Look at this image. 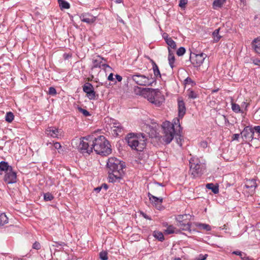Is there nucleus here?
I'll return each instance as SVG.
<instances>
[{"mask_svg":"<svg viewBox=\"0 0 260 260\" xmlns=\"http://www.w3.org/2000/svg\"><path fill=\"white\" fill-rule=\"evenodd\" d=\"M161 127L163 131L162 140L166 144L172 141L175 135H180L181 130L178 119H174L173 123L166 121L162 123Z\"/></svg>","mask_w":260,"mask_h":260,"instance_id":"f257e3e1","label":"nucleus"},{"mask_svg":"<svg viewBox=\"0 0 260 260\" xmlns=\"http://www.w3.org/2000/svg\"><path fill=\"white\" fill-rule=\"evenodd\" d=\"M125 140L128 145L133 150L137 151H142L146 146V138L144 134L137 135L134 133H129L126 136Z\"/></svg>","mask_w":260,"mask_h":260,"instance_id":"f03ea898","label":"nucleus"},{"mask_svg":"<svg viewBox=\"0 0 260 260\" xmlns=\"http://www.w3.org/2000/svg\"><path fill=\"white\" fill-rule=\"evenodd\" d=\"M92 146L97 154L106 156L111 153L109 143L104 136H100L97 138H94Z\"/></svg>","mask_w":260,"mask_h":260,"instance_id":"7ed1b4c3","label":"nucleus"},{"mask_svg":"<svg viewBox=\"0 0 260 260\" xmlns=\"http://www.w3.org/2000/svg\"><path fill=\"white\" fill-rule=\"evenodd\" d=\"M130 81L134 82L136 84L142 86H150L155 82V79L151 75H145L140 73H135L128 77Z\"/></svg>","mask_w":260,"mask_h":260,"instance_id":"20e7f679","label":"nucleus"},{"mask_svg":"<svg viewBox=\"0 0 260 260\" xmlns=\"http://www.w3.org/2000/svg\"><path fill=\"white\" fill-rule=\"evenodd\" d=\"M108 169V180L110 182H114L121 178L124 174L122 164H107Z\"/></svg>","mask_w":260,"mask_h":260,"instance_id":"39448f33","label":"nucleus"},{"mask_svg":"<svg viewBox=\"0 0 260 260\" xmlns=\"http://www.w3.org/2000/svg\"><path fill=\"white\" fill-rule=\"evenodd\" d=\"M0 170L4 172L6 174L4 177V180L6 183L10 184L16 182V173L13 170L12 167L10 166L8 164H0Z\"/></svg>","mask_w":260,"mask_h":260,"instance_id":"423d86ee","label":"nucleus"},{"mask_svg":"<svg viewBox=\"0 0 260 260\" xmlns=\"http://www.w3.org/2000/svg\"><path fill=\"white\" fill-rule=\"evenodd\" d=\"M148 100L156 106H160L165 101V98L158 89H153L147 95Z\"/></svg>","mask_w":260,"mask_h":260,"instance_id":"0eeeda50","label":"nucleus"},{"mask_svg":"<svg viewBox=\"0 0 260 260\" xmlns=\"http://www.w3.org/2000/svg\"><path fill=\"white\" fill-rule=\"evenodd\" d=\"M105 121L110 128L111 133L114 137L120 136L122 134L123 127L117 120L107 118Z\"/></svg>","mask_w":260,"mask_h":260,"instance_id":"6e6552de","label":"nucleus"},{"mask_svg":"<svg viewBox=\"0 0 260 260\" xmlns=\"http://www.w3.org/2000/svg\"><path fill=\"white\" fill-rule=\"evenodd\" d=\"M257 186L256 180L254 179H247L245 181V188L243 190L244 192L247 196H251L254 192L255 188Z\"/></svg>","mask_w":260,"mask_h":260,"instance_id":"1a4fd4ad","label":"nucleus"},{"mask_svg":"<svg viewBox=\"0 0 260 260\" xmlns=\"http://www.w3.org/2000/svg\"><path fill=\"white\" fill-rule=\"evenodd\" d=\"M90 138H83L82 140H80V144L78 146V148L82 153H86L90 154L92 152V146L91 144V146L89 145L88 139Z\"/></svg>","mask_w":260,"mask_h":260,"instance_id":"9d476101","label":"nucleus"},{"mask_svg":"<svg viewBox=\"0 0 260 260\" xmlns=\"http://www.w3.org/2000/svg\"><path fill=\"white\" fill-rule=\"evenodd\" d=\"M189 174L193 178H197L201 176L204 171V168L200 164H190Z\"/></svg>","mask_w":260,"mask_h":260,"instance_id":"9b49d317","label":"nucleus"},{"mask_svg":"<svg viewBox=\"0 0 260 260\" xmlns=\"http://www.w3.org/2000/svg\"><path fill=\"white\" fill-rule=\"evenodd\" d=\"M46 135L53 138H60L63 136V131L55 127H48L45 131Z\"/></svg>","mask_w":260,"mask_h":260,"instance_id":"f8f14e48","label":"nucleus"},{"mask_svg":"<svg viewBox=\"0 0 260 260\" xmlns=\"http://www.w3.org/2000/svg\"><path fill=\"white\" fill-rule=\"evenodd\" d=\"M206 57V55L204 53L193 54L190 56L191 62L194 67L198 68L203 64Z\"/></svg>","mask_w":260,"mask_h":260,"instance_id":"ddd939ff","label":"nucleus"},{"mask_svg":"<svg viewBox=\"0 0 260 260\" xmlns=\"http://www.w3.org/2000/svg\"><path fill=\"white\" fill-rule=\"evenodd\" d=\"M83 91L86 93V95L90 100H94L95 98V92L94 91L92 85L88 82L84 84L83 86Z\"/></svg>","mask_w":260,"mask_h":260,"instance_id":"4468645a","label":"nucleus"},{"mask_svg":"<svg viewBox=\"0 0 260 260\" xmlns=\"http://www.w3.org/2000/svg\"><path fill=\"white\" fill-rule=\"evenodd\" d=\"M157 126V125L156 124H154L152 126L146 124L144 126L143 129L147 134H148L150 137L156 138L158 137L159 135L156 128Z\"/></svg>","mask_w":260,"mask_h":260,"instance_id":"2eb2a0df","label":"nucleus"},{"mask_svg":"<svg viewBox=\"0 0 260 260\" xmlns=\"http://www.w3.org/2000/svg\"><path fill=\"white\" fill-rule=\"evenodd\" d=\"M245 141H251L253 138L254 131L252 126H246L241 133Z\"/></svg>","mask_w":260,"mask_h":260,"instance_id":"dca6fc26","label":"nucleus"},{"mask_svg":"<svg viewBox=\"0 0 260 260\" xmlns=\"http://www.w3.org/2000/svg\"><path fill=\"white\" fill-rule=\"evenodd\" d=\"M104 58L100 56H97L92 60V69L94 68H101L106 69L107 68H110V66L106 63H103Z\"/></svg>","mask_w":260,"mask_h":260,"instance_id":"f3484780","label":"nucleus"},{"mask_svg":"<svg viewBox=\"0 0 260 260\" xmlns=\"http://www.w3.org/2000/svg\"><path fill=\"white\" fill-rule=\"evenodd\" d=\"M148 197L151 202L153 204L155 208L158 210H161L162 208L161 205L163 199L162 198H157L150 193L148 194Z\"/></svg>","mask_w":260,"mask_h":260,"instance_id":"a211bd4d","label":"nucleus"},{"mask_svg":"<svg viewBox=\"0 0 260 260\" xmlns=\"http://www.w3.org/2000/svg\"><path fill=\"white\" fill-rule=\"evenodd\" d=\"M80 18L82 22H85L89 24H91L94 23L96 19V17H94L88 13L81 14Z\"/></svg>","mask_w":260,"mask_h":260,"instance_id":"6ab92c4d","label":"nucleus"},{"mask_svg":"<svg viewBox=\"0 0 260 260\" xmlns=\"http://www.w3.org/2000/svg\"><path fill=\"white\" fill-rule=\"evenodd\" d=\"M183 217V215H179L177 217V220L178 221L177 225L182 231H189L190 228V224L188 223H184L181 220Z\"/></svg>","mask_w":260,"mask_h":260,"instance_id":"aec40b11","label":"nucleus"},{"mask_svg":"<svg viewBox=\"0 0 260 260\" xmlns=\"http://www.w3.org/2000/svg\"><path fill=\"white\" fill-rule=\"evenodd\" d=\"M178 115L179 117L182 118L186 112L185 104L182 100L178 101Z\"/></svg>","mask_w":260,"mask_h":260,"instance_id":"412c9836","label":"nucleus"},{"mask_svg":"<svg viewBox=\"0 0 260 260\" xmlns=\"http://www.w3.org/2000/svg\"><path fill=\"white\" fill-rule=\"evenodd\" d=\"M252 46L255 52L260 54V37L255 39L252 42Z\"/></svg>","mask_w":260,"mask_h":260,"instance_id":"4be33fe9","label":"nucleus"},{"mask_svg":"<svg viewBox=\"0 0 260 260\" xmlns=\"http://www.w3.org/2000/svg\"><path fill=\"white\" fill-rule=\"evenodd\" d=\"M164 39L167 45H168V49H170V48H172L175 49L176 48V44L174 41L171 38H169L167 37L165 38L164 37Z\"/></svg>","mask_w":260,"mask_h":260,"instance_id":"5701e85b","label":"nucleus"},{"mask_svg":"<svg viewBox=\"0 0 260 260\" xmlns=\"http://www.w3.org/2000/svg\"><path fill=\"white\" fill-rule=\"evenodd\" d=\"M206 187L207 188L211 189L215 194L219 192V185L217 184L208 183L206 184Z\"/></svg>","mask_w":260,"mask_h":260,"instance_id":"b1692460","label":"nucleus"},{"mask_svg":"<svg viewBox=\"0 0 260 260\" xmlns=\"http://www.w3.org/2000/svg\"><path fill=\"white\" fill-rule=\"evenodd\" d=\"M175 60V56L174 55L173 51L169 49L168 61L172 69H173L174 67Z\"/></svg>","mask_w":260,"mask_h":260,"instance_id":"393cba45","label":"nucleus"},{"mask_svg":"<svg viewBox=\"0 0 260 260\" xmlns=\"http://www.w3.org/2000/svg\"><path fill=\"white\" fill-rule=\"evenodd\" d=\"M226 0H214L213 3V8L214 9L221 8L226 2Z\"/></svg>","mask_w":260,"mask_h":260,"instance_id":"a878e982","label":"nucleus"},{"mask_svg":"<svg viewBox=\"0 0 260 260\" xmlns=\"http://www.w3.org/2000/svg\"><path fill=\"white\" fill-rule=\"evenodd\" d=\"M232 110L237 113H243L244 111L242 109H241L240 106L238 104L236 103H232Z\"/></svg>","mask_w":260,"mask_h":260,"instance_id":"bb28decb","label":"nucleus"},{"mask_svg":"<svg viewBox=\"0 0 260 260\" xmlns=\"http://www.w3.org/2000/svg\"><path fill=\"white\" fill-rule=\"evenodd\" d=\"M152 69L153 71L154 75L156 77V78H160L161 74L160 71L159 70L158 66L154 62L153 63Z\"/></svg>","mask_w":260,"mask_h":260,"instance_id":"cd10ccee","label":"nucleus"},{"mask_svg":"<svg viewBox=\"0 0 260 260\" xmlns=\"http://www.w3.org/2000/svg\"><path fill=\"white\" fill-rule=\"evenodd\" d=\"M196 226L200 230H204L206 231H209L211 230L209 225L205 223H197Z\"/></svg>","mask_w":260,"mask_h":260,"instance_id":"c85d7f7f","label":"nucleus"},{"mask_svg":"<svg viewBox=\"0 0 260 260\" xmlns=\"http://www.w3.org/2000/svg\"><path fill=\"white\" fill-rule=\"evenodd\" d=\"M8 222V218L4 213L0 214V226Z\"/></svg>","mask_w":260,"mask_h":260,"instance_id":"c756f323","label":"nucleus"},{"mask_svg":"<svg viewBox=\"0 0 260 260\" xmlns=\"http://www.w3.org/2000/svg\"><path fill=\"white\" fill-rule=\"evenodd\" d=\"M59 6L61 9H69L70 8V4L64 0H58Z\"/></svg>","mask_w":260,"mask_h":260,"instance_id":"7c9ffc66","label":"nucleus"},{"mask_svg":"<svg viewBox=\"0 0 260 260\" xmlns=\"http://www.w3.org/2000/svg\"><path fill=\"white\" fill-rule=\"evenodd\" d=\"M153 235L155 238L157 239L159 241H162L164 240L163 234L159 231H154Z\"/></svg>","mask_w":260,"mask_h":260,"instance_id":"2f4dec72","label":"nucleus"},{"mask_svg":"<svg viewBox=\"0 0 260 260\" xmlns=\"http://www.w3.org/2000/svg\"><path fill=\"white\" fill-rule=\"evenodd\" d=\"M47 145L48 146L50 145L51 146H53L55 149L58 150V152H61L62 151L61 150V146L60 144L58 142H55V143H51L50 142L49 143H47Z\"/></svg>","mask_w":260,"mask_h":260,"instance_id":"473e14b6","label":"nucleus"},{"mask_svg":"<svg viewBox=\"0 0 260 260\" xmlns=\"http://www.w3.org/2000/svg\"><path fill=\"white\" fill-rule=\"evenodd\" d=\"M178 231H175V228L172 225H169L165 230V233L167 234H171L174 233H177Z\"/></svg>","mask_w":260,"mask_h":260,"instance_id":"72a5a7b5","label":"nucleus"},{"mask_svg":"<svg viewBox=\"0 0 260 260\" xmlns=\"http://www.w3.org/2000/svg\"><path fill=\"white\" fill-rule=\"evenodd\" d=\"M14 117L13 114L11 112H9L6 115L5 120L8 122H11L13 120Z\"/></svg>","mask_w":260,"mask_h":260,"instance_id":"f704fd0d","label":"nucleus"},{"mask_svg":"<svg viewBox=\"0 0 260 260\" xmlns=\"http://www.w3.org/2000/svg\"><path fill=\"white\" fill-rule=\"evenodd\" d=\"M187 91V95L189 98L195 99L197 98L198 94L192 90L188 89Z\"/></svg>","mask_w":260,"mask_h":260,"instance_id":"c9c22d12","label":"nucleus"},{"mask_svg":"<svg viewBox=\"0 0 260 260\" xmlns=\"http://www.w3.org/2000/svg\"><path fill=\"white\" fill-rule=\"evenodd\" d=\"M219 29H217L215 30L213 32L212 35L214 38V40L215 42H218L220 39V36H219Z\"/></svg>","mask_w":260,"mask_h":260,"instance_id":"e433bc0d","label":"nucleus"},{"mask_svg":"<svg viewBox=\"0 0 260 260\" xmlns=\"http://www.w3.org/2000/svg\"><path fill=\"white\" fill-rule=\"evenodd\" d=\"M44 199L46 201H51L53 199V196L50 193L47 192L44 194Z\"/></svg>","mask_w":260,"mask_h":260,"instance_id":"4c0bfd02","label":"nucleus"},{"mask_svg":"<svg viewBox=\"0 0 260 260\" xmlns=\"http://www.w3.org/2000/svg\"><path fill=\"white\" fill-rule=\"evenodd\" d=\"M185 52V49L183 47H181L177 51V54L179 56H182Z\"/></svg>","mask_w":260,"mask_h":260,"instance_id":"58836bf2","label":"nucleus"},{"mask_svg":"<svg viewBox=\"0 0 260 260\" xmlns=\"http://www.w3.org/2000/svg\"><path fill=\"white\" fill-rule=\"evenodd\" d=\"M100 257L102 260H107L108 256L107 252L105 251H103L100 253Z\"/></svg>","mask_w":260,"mask_h":260,"instance_id":"ea45409f","label":"nucleus"},{"mask_svg":"<svg viewBox=\"0 0 260 260\" xmlns=\"http://www.w3.org/2000/svg\"><path fill=\"white\" fill-rule=\"evenodd\" d=\"M49 94L54 95L56 94V90L55 88L53 87H50L49 88Z\"/></svg>","mask_w":260,"mask_h":260,"instance_id":"a19ab883","label":"nucleus"},{"mask_svg":"<svg viewBox=\"0 0 260 260\" xmlns=\"http://www.w3.org/2000/svg\"><path fill=\"white\" fill-rule=\"evenodd\" d=\"M32 248L37 250L40 249L41 248V245L39 242H36L33 244Z\"/></svg>","mask_w":260,"mask_h":260,"instance_id":"79ce46f5","label":"nucleus"},{"mask_svg":"<svg viewBox=\"0 0 260 260\" xmlns=\"http://www.w3.org/2000/svg\"><path fill=\"white\" fill-rule=\"evenodd\" d=\"M207 256V254H200L197 258V260H205L206 259Z\"/></svg>","mask_w":260,"mask_h":260,"instance_id":"37998d69","label":"nucleus"},{"mask_svg":"<svg viewBox=\"0 0 260 260\" xmlns=\"http://www.w3.org/2000/svg\"><path fill=\"white\" fill-rule=\"evenodd\" d=\"M80 111L85 116H88L90 115L89 112L85 109L81 108Z\"/></svg>","mask_w":260,"mask_h":260,"instance_id":"c03bdc74","label":"nucleus"},{"mask_svg":"<svg viewBox=\"0 0 260 260\" xmlns=\"http://www.w3.org/2000/svg\"><path fill=\"white\" fill-rule=\"evenodd\" d=\"M186 4H187V0H180L179 2V6L180 7L183 8V7H185V6L186 5Z\"/></svg>","mask_w":260,"mask_h":260,"instance_id":"a18cd8bd","label":"nucleus"},{"mask_svg":"<svg viewBox=\"0 0 260 260\" xmlns=\"http://www.w3.org/2000/svg\"><path fill=\"white\" fill-rule=\"evenodd\" d=\"M253 63L255 66H259L260 65V59L258 58H254L252 59Z\"/></svg>","mask_w":260,"mask_h":260,"instance_id":"49530a36","label":"nucleus"},{"mask_svg":"<svg viewBox=\"0 0 260 260\" xmlns=\"http://www.w3.org/2000/svg\"><path fill=\"white\" fill-rule=\"evenodd\" d=\"M118 160L116 157H110L109 158L106 162H115L116 161H117Z\"/></svg>","mask_w":260,"mask_h":260,"instance_id":"de8ad7c7","label":"nucleus"},{"mask_svg":"<svg viewBox=\"0 0 260 260\" xmlns=\"http://www.w3.org/2000/svg\"><path fill=\"white\" fill-rule=\"evenodd\" d=\"M185 83L186 84H191V83H193V82L192 81V80H191V79L189 77H187L185 80Z\"/></svg>","mask_w":260,"mask_h":260,"instance_id":"09e8293b","label":"nucleus"},{"mask_svg":"<svg viewBox=\"0 0 260 260\" xmlns=\"http://www.w3.org/2000/svg\"><path fill=\"white\" fill-rule=\"evenodd\" d=\"M248 106V104L247 103H246V102H243L241 104L242 108H244L245 110H247Z\"/></svg>","mask_w":260,"mask_h":260,"instance_id":"8fccbe9b","label":"nucleus"},{"mask_svg":"<svg viewBox=\"0 0 260 260\" xmlns=\"http://www.w3.org/2000/svg\"><path fill=\"white\" fill-rule=\"evenodd\" d=\"M200 146L203 148H206L208 146V143L206 141H202L200 143Z\"/></svg>","mask_w":260,"mask_h":260,"instance_id":"3c124183","label":"nucleus"},{"mask_svg":"<svg viewBox=\"0 0 260 260\" xmlns=\"http://www.w3.org/2000/svg\"><path fill=\"white\" fill-rule=\"evenodd\" d=\"M240 134H235L233 136L232 140H238L239 138Z\"/></svg>","mask_w":260,"mask_h":260,"instance_id":"603ef678","label":"nucleus"},{"mask_svg":"<svg viewBox=\"0 0 260 260\" xmlns=\"http://www.w3.org/2000/svg\"><path fill=\"white\" fill-rule=\"evenodd\" d=\"M253 131H254L258 134H260V126H255L253 127Z\"/></svg>","mask_w":260,"mask_h":260,"instance_id":"864d4df0","label":"nucleus"},{"mask_svg":"<svg viewBox=\"0 0 260 260\" xmlns=\"http://www.w3.org/2000/svg\"><path fill=\"white\" fill-rule=\"evenodd\" d=\"M233 254H236V255H240V256H241V258H242V257H243L242 256V252H240V251H234V252H233Z\"/></svg>","mask_w":260,"mask_h":260,"instance_id":"5fc2aeb1","label":"nucleus"},{"mask_svg":"<svg viewBox=\"0 0 260 260\" xmlns=\"http://www.w3.org/2000/svg\"><path fill=\"white\" fill-rule=\"evenodd\" d=\"M108 80L109 81H113L114 78H113V74L112 73H111L108 77Z\"/></svg>","mask_w":260,"mask_h":260,"instance_id":"6e6d98bb","label":"nucleus"},{"mask_svg":"<svg viewBox=\"0 0 260 260\" xmlns=\"http://www.w3.org/2000/svg\"><path fill=\"white\" fill-rule=\"evenodd\" d=\"M116 79L118 80V81L120 82L121 81L122 78L121 76L119 75H116L115 76Z\"/></svg>","mask_w":260,"mask_h":260,"instance_id":"4d7b16f0","label":"nucleus"},{"mask_svg":"<svg viewBox=\"0 0 260 260\" xmlns=\"http://www.w3.org/2000/svg\"><path fill=\"white\" fill-rule=\"evenodd\" d=\"M102 189V187H98L97 188H94V191L96 192H99Z\"/></svg>","mask_w":260,"mask_h":260,"instance_id":"13d9d810","label":"nucleus"},{"mask_svg":"<svg viewBox=\"0 0 260 260\" xmlns=\"http://www.w3.org/2000/svg\"><path fill=\"white\" fill-rule=\"evenodd\" d=\"M242 259L243 260H253V259H250V258L246 257L245 256H244L243 257H242Z\"/></svg>","mask_w":260,"mask_h":260,"instance_id":"bf43d9fd","label":"nucleus"},{"mask_svg":"<svg viewBox=\"0 0 260 260\" xmlns=\"http://www.w3.org/2000/svg\"><path fill=\"white\" fill-rule=\"evenodd\" d=\"M101 187H104L106 190L108 188V185L106 184H103Z\"/></svg>","mask_w":260,"mask_h":260,"instance_id":"052dcab7","label":"nucleus"},{"mask_svg":"<svg viewBox=\"0 0 260 260\" xmlns=\"http://www.w3.org/2000/svg\"><path fill=\"white\" fill-rule=\"evenodd\" d=\"M240 1L244 5H245L246 0H240Z\"/></svg>","mask_w":260,"mask_h":260,"instance_id":"680f3d73","label":"nucleus"},{"mask_svg":"<svg viewBox=\"0 0 260 260\" xmlns=\"http://www.w3.org/2000/svg\"><path fill=\"white\" fill-rule=\"evenodd\" d=\"M122 2V0H116L117 3H120Z\"/></svg>","mask_w":260,"mask_h":260,"instance_id":"e2e57ef3","label":"nucleus"},{"mask_svg":"<svg viewBox=\"0 0 260 260\" xmlns=\"http://www.w3.org/2000/svg\"><path fill=\"white\" fill-rule=\"evenodd\" d=\"M143 216H144L145 218H148L147 216L145 214H143Z\"/></svg>","mask_w":260,"mask_h":260,"instance_id":"0e129e2a","label":"nucleus"},{"mask_svg":"<svg viewBox=\"0 0 260 260\" xmlns=\"http://www.w3.org/2000/svg\"><path fill=\"white\" fill-rule=\"evenodd\" d=\"M0 162L3 163V162H6L4 160H2L0 161Z\"/></svg>","mask_w":260,"mask_h":260,"instance_id":"69168bd1","label":"nucleus"},{"mask_svg":"<svg viewBox=\"0 0 260 260\" xmlns=\"http://www.w3.org/2000/svg\"><path fill=\"white\" fill-rule=\"evenodd\" d=\"M175 260H181L180 258H176Z\"/></svg>","mask_w":260,"mask_h":260,"instance_id":"338daca9","label":"nucleus"},{"mask_svg":"<svg viewBox=\"0 0 260 260\" xmlns=\"http://www.w3.org/2000/svg\"><path fill=\"white\" fill-rule=\"evenodd\" d=\"M157 184L158 185H161L160 184L158 183H157Z\"/></svg>","mask_w":260,"mask_h":260,"instance_id":"774afa93","label":"nucleus"}]
</instances>
